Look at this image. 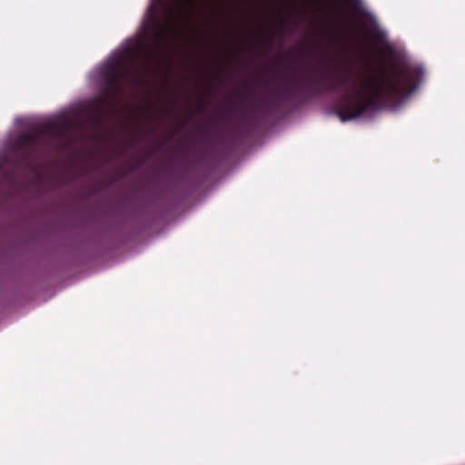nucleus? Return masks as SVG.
Here are the masks:
<instances>
[{
  "label": "nucleus",
  "instance_id": "nucleus-4",
  "mask_svg": "<svg viewBox=\"0 0 465 465\" xmlns=\"http://www.w3.org/2000/svg\"><path fill=\"white\" fill-rule=\"evenodd\" d=\"M36 144V136L23 133L14 143V150L20 155L23 161H28L34 153V147Z\"/></svg>",
  "mask_w": 465,
  "mask_h": 465
},
{
  "label": "nucleus",
  "instance_id": "nucleus-3",
  "mask_svg": "<svg viewBox=\"0 0 465 465\" xmlns=\"http://www.w3.org/2000/svg\"><path fill=\"white\" fill-rule=\"evenodd\" d=\"M164 6L165 0H152L142 35L103 68L102 77L107 95L115 96L122 91L123 80L134 69L143 49L147 48L150 55H153L155 49L167 40L172 25L169 22L163 23L160 17Z\"/></svg>",
  "mask_w": 465,
  "mask_h": 465
},
{
  "label": "nucleus",
  "instance_id": "nucleus-5",
  "mask_svg": "<svg viewBox=\"0 0 465 465\" xmlns=\"http://www.w3.org/2000/svg\"><path fill=\"white\" fill-rule=\"evenodd\" d=\"M72 122L67 118H61L57 122H48L43 128V133L54 137L61 138L72 129Z\"/></svg>",
  "mask_w": 465,
  "mask_h": 465
},
{
  "label": "nucleus",
  "instance_id": "nucleus-2",
  "mask_svg": "<svg viewBox=\"0 0 465 465\" xmlns=\"http://www.w3.org/2000/svg\"><path fill=\"white\" fill-rule=\"evenodd\" d=\"M380 110L400 109L423 84L426 69L380 27Z\"/></svg>",
  "mask_w": 465,
  "mask_h": 465
},
{
  "label": "nucleus",
  "instance_id": "nucleus-6",
  "mask_svg": "<svg viewBox=\"0 0 465 465\" xmlns=\"http://www.w3.org/2000/svg\"><path fill=\"white\" fill-rule=\"evenodd\" d=\"M351 10L359 17H367L368 14L361 6L360 0H347Z\"/></svg>",
  "mask_w": 465,
  "mask_h": 465
},
{
  "label": "nucleus",
  "instance_id": "nucleus-1",
  "mask_svg": "<svg viewBox=\"0 0 465 465\" xmlns=\"http://www.w3.org/2000/svg\"><path fill=\"white\" fill-rule=\"evenodd\" d=\"M323 93H340L335 112L341 122L371 116L378 110V76H354L349 69L339 74L321 70L302 80L293 77L281 97L303 101Z\"/></svg>",
  "mask_w": 465,
  "mask_h": 465
},
{
  "label": "nucleus",
  "instance_id": "nucleus-7",
  "mask_svg": "<svg viewBox=\"0 0 465 465\" xmlns=\"http://www.w3.org/2000/svg\"><path fill=\"white\" fill-rule=\"evenodd\" d=\"M192 3L193 0H178L177 7L180 15H182L185 11V9L192 5Z\"/></svg>",
  "mask_w": 465,
  "mask_h": 465
}]
</instances>
